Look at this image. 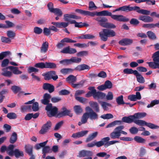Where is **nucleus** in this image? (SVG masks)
Instances as JSON below:
<instances>
[{
	"instance_id": "f257e3e1",
	"label": "nucleus",
	"mask_w": 159,
	"mask_h": 159,
	"mask_svg": "<svg viewBox=\"0 0 159 159\" xmlns=\"http://www.w3.org/2000/svg\"><path fill=\"white\" fill-rule=\"evenodd\" d=\"M79 13L84 16H94L95 15L97 16H110L113 19L117 21L122 22H126L129 21V19L122 15H113L108 11H102L99 12H91L87 11H76Z\"/></svg>"
},
{
	"instance_id": "f03ea898",
	"label": "nucleus",
	"mask_w": 159,
	"mask_h": 159,
	"mask_svg": "<svg viewBox=\"0 0 159 159\" xmlns=\"http://www.w3.org/2000/svg\"><path fill=\"white\" fill-rule=\"evenodd\" d=\"M133 115H131L128 116H124L122 119V122L131 123L134 122L135 124L139 126L146 125L152 129H157L159 128V126L151 123H148L145 121L141 120H134Z\"/></svg>"
},
{
	"instance_id": "7ed1b4c3",
	"label": "nucleus",
	"mask_w": 159,
	"mask_h": 159,
	"mask_svg": "<svg viewBox=\"0 0 159 159\" xmlns=\"http://www.w3.org/2000/svg\"><path fill=\"white\" fill-rule=\"evenodd\" d=\"M80 19V17L78 16L72 14H66L64 15V19L65 21L68 22L70 24H75V27L81 28L83 26L88 27L89 25L85 23L77 22L75 20H71V19Z\"/></svg>"
},
{
	"instance_id": "20e7f679",
	"label": "nucleus",
	"mask_w": 159,
	"mask_h": 159,
	"mask_svg": "<svg viewBox=\"0 0 159 159\" xmlns=\"http://www.w3.org/2000/svg\"><path fill=\"white\" fill-rule=\"evenodd\" d=\"M3 71L1 73L2 75L8 78L11 77L12 75V73L15 75L20 74L22 71L18 70L17 67L12 66H8L1 69Z\"/></svg>"
},
{
	"instance_id": "39448f33",
	"label": "nucleus",
	"mask_w": 159,
	"mask_h": 159,
	"mask_svg": "<svg viewBox=\"0 0 159 159\" xmlns=\"http://www.w3.org/2000/svg\"><path fill=\"white\" fill-rule=\"evenodd\" d=\"M99 36L102 40L106 41L108 37H113L116 35L115 32L112 30L104 29L99 33Z\"/></svg>"
},
{
	"instance_id": "423d86ee",
	"label": "nucleus",
	"mask_w": 159,
	"mask_h": 159,
	"mask_svg": "<svg viewBox=\"0 0 159 159\" xmlns=\"http://www.w3.org/2000/svg\"><path fill=\"white\" fill-rule=\"evenodd\" d=\"M86 110L87 111L83 114L84 120L86 121L89 118L91 120L97 119L98 118V114L89 107H86Z\"/></svg>"
},
{
	"instance_id": "0eeeda50",
	"label": "nucleus",
	"mask_w": 159,
	"mask_h": 159,
	"mask_svg": "<svg viewBox=\"0 0 159 159\" xmlns=\"http://www.w3.org/2000/svg\"><path fill=\"white\" fill-rule=\"evenodd\" d=\"M153 62H147L149 66L152 69H159V51L154 53L152 55Z\"/></svg>"
},
{
	"instance_id": "6e6552de",
	"label": "nucleus",
	"mask_w": 159,
	"mask_h": 159,
	"mask_svg": "<svg viewBox=\"0 0 159 159\" xmlns=\"http://www.w3.org/2000/svg\"><path fill=\"white\" fill-rule=\"evenodd\" d=\"M95 20L99 22L100 25L103 27L111 29H114L116 27V26L113 24L106 22L107 19L105 17H98Z\"/></svg>"
},
{
	"instance_id": "1a4fd4ad",
	"label": "nucleus",
	"mask_w": 159,
	"mask_h": 159,
	"mask_svg": "<svg viewBox=\"0 0 159 159\" xmlns=\"http://www.w3.org/2000/svg\"><path fill=\"white\" fill-rule=\"evenodd\" d=\"M45 109L47 111L48 116L49 117L54 116L57 114L58 108L56 107H53L51 103L46 106Z\"/></svg>"
},
{
	"instance_id": "9d476101",
	"label": "nucleus",
	"mask_w": 159,
	"mask_h": 159,
	"mask_svg": "<svg viewBox=\"0 0 159 159\" xmlns=\"http://www.w3.org/2000/svg\"><path fill=\"white\" fill-rule=\"evenodd\" d=\"M81 59L75 57H73L69 59H65L60 61V64H62L64 65H68L72 63H79L81 62Z\"/></svg>"
},
{
	"instance_id": "9b49d317",
	"label": "nucleus",
	"mask_w": 159,
	"mask_h": 159,
	"mask_svg": "<svg viewBox=\"0 0 159 159\" xmlns=\"http://www.w3.org/2000/svg\"><path fill=\"white\" fill-rule=\"evenodd\" d=\"M76 41L73 40L68 38H65L61 40L60 42L58 43L56 45V47L60 49L66 45V43H75Z\"/></svg>"
},
{
	"instance_id": "f8f14e48",
	"label": "nucleus",
	"mask_w": 159,
	"mask_h": 159,
	"mask_svg": "<svg viewBox=\"0 0 159 159\" xmlns=\"http://www.w3.org/2000/svg\"><path fill=\"white\" fill-rule=\"evenodd\" d=\"M56 74V72L55 71H48L44 74V79L48 80L52 79L54 80H56L58 79V76Z\"/></svg>"
},
{
	"instance_id": "ddd939ff",
	"label": "nucleus",
	"mask_w": 159,
	"mask_h": 159,
	"mask_svg": "<svg viewBox=\"0 0 159 159\" xmlns=\"http://www.w3.org/2000/svg\"><path fill=\"white\" fill-rule=\"evenodd\" d=\"M52 124L50 121H48L46 123L42 126L41 130L39 131V133L41 134H44L47 132L50 129Z\"/></svg>"
},
{
	"instance_id": "4468645a",
	"label": "nucleus",
	"mask_w": 159,
	"mask_h": 159,
	"mask_svg": "<svg viewBox=\"0 0 159 159\" xmlns=\"http://www.w3.org/2000/svg\"><path fill=\"white\" fill-rule=\"evenodd\" d=\"M61 109L62 111L57 114V117L59 118L66 116H68L70 117L72 116V114L70 113V111L67 110L66 107H63Z\"/></svg>"
},
{
	"instance_id": "2eb2a0df",
	"label": "nucleus",
	"mask_w": 159,
	"mask_h": 159,
	"mask_svg": "<svg viewBox=\"0 0 159 159\" xmlns=\"http://www.w3.org/2000/svg\"><path fill=\"white\" fill-rule=\"evenodd\" d=\"M106 94L100 91H97L96 90L94 89L93 98L97 100H102L104 99L106 97Z\"/></svg>"
},
{
	"instance_id": "dca6fc26",
	"label": "nucleus",
	"mask_w": 159,
	"mask_h": 159,
	"mask_svg": "<svg viewBox=\"0 0 159 159\" xmlns=\"http://www.w3.org/2000/svg\"><path fill=\"white\" fill-rule=\"evenodd\" d=\"M93 153L92 151L83 150L80 151L78 156L80 157H84L88 156H92Z\"/></svg>"
},
{
	"instance_id": "f3484780",
	"label": "nucleus",
	"mask_w": 159,
	"mask_h": 159,
	"mask_svg": "<svg viewBox=\"0 0 159 159\" xmlns=\"http://www.w3.org/2000/svg\"><path fill=\"white\" fill-rule=\"evenodd\" d=\"M88 132V130L81 131L73 134L71 136V137L75 139L82 137L87 135Z\"/></svg>"
},
{
	"instance_id": "a211bd4d",
	"label": "nucleus",
	"mask_w": 159,
	"mask_h": 159,
	"mask_svg": "<svg viewBox=\"0 0 159 159\" xmlns=\"http://www.w3.org/2000/svg\"><path fill=\"white\" fill-rule=\"evenodd\" d=\"M42 87L44 90H48L49 93H52L54 91V87L53 85L49 83L43 84Z\"/></svg>"
},
{
	"instance_id": "6ab92c4d",
	"label": "nucleus",
	"mask_w": 159,
	"mask_h": 159,
	"mask_svg": "<svg viewBox=\"0 0 159 159\" xmlns=\"http://www.w3.org/2000/svg\"><path fill=\"white\" fill-rule=\"evenodd\" d=\"M133 40L128 38L123 39L119 42V44L122 46L130 45L133 43Z\"/></svg>"
},
{
	"instance_id": "aec40b11",
	"label": "nucleus",
	"mask_w": 159,
	"mask_h": 159,
	"mask_svg": "<svg viewBox=\"0 0 159 159\" xmlns=\"http://www.w3.org/2000/svg\"><path fill=\"white\" fill-rule=\"evenodd\" d=\"M114 10H140V8L138 7H130L128 5L116 8Z\"/></svg>"
},
{
	"instance_id": "412c9836",
	"label": "nucleus",
	"mask_w": 159,
	"mask_h": 159,
	"mask_svg": "<svg viewBox=\"0 0 159 159\" xmlns=\"http://www.w3.org/2000/svg\"><path fill=\"white\" fill-rule=\"evenodd\" d=\"M90 67L87 65L85 64H82L78 65L74 69V70L78 71H80L84 70H89Z\"/></svg>"
},
{
	"instance_id": "4be33fe9",
	"label": "nucleus",
	"mask_w": 159,
	"mask_h": 159,
	"mask_svg": "<svg viewBox=\"0 0 159 159\" xmlns=\"http://www.w3.org/2000/svg\"><path fill=\"white\" fill-rule=\"evenodd\" d=\"M66 80L68 83L70 84L74 88L73 84H75L74 83L76 80V77L73 75H70L66 78Z\"/></svg>"
},
{
	"instance_id": "5701e85b",
	"label": "nucleus",
	"mask_w": 159,
	"mask_h": 159,
	"mask_svg": "<svg viewBox=\"0 0 159 159\" xmlns=\"http://www.w3.org/2000/svg\"><path fill=\"white\" fill-rule=\"evenodd\" d=\"M139 19L145 22H150L153 21L152 17L147 16H140L139 17Z\"/></svg>"
},
{
	"instance_id": "b1692460",
	"label": "nucleus",
	"mask_w": 159,
	"mask_h": 159,
	"mask_svg": "<svg viewBox=\"0 0 159 159\" xmlns=\"http://www.w3.org/2000/svg\"><path fill=\"white\" fill-rule=\"evenodd\" d=\"M102 143L101 141H98L95 142V141L88 143L87 144V146L89 148H92L95 146L98 147H100L102 146Z\"/></svg>"
},
{
	"instance_id": "393cba45",
	"label": "nucleus",
	"mask_w": 159,
	"mask_h": 159,
	"mask_svg": "<svg viewBox=\"0 0 159 159\" xmlns=\"http://www.w3.org/2000/svg\"><path fill=\"white\" fill-rule=\"evenodd\" d=\"M14 155L16 158H18L21 157H23L24 154L22 151H20L19 149H16L14 150L13 156Z\"/></svg>"
},
{
	"instance_id": "a878e982",
	"label": "nucleus",
	"mask_w": 159,
	"mask_h": 159,
	"mask_svg": "<svg viewBox=\"0 0 159 159\" xmlns=\"http://www.w3.org/2000/svg\"><path fill=\"white\" fill-rule=\"evenodd\" d=\"M15 146L13 144H10L7 147V153L10 156H13V153L14 152V148Z\"/></svg>"
},
{
	"instance_id": "bb28decb",
	"label": "nucleus",
	"mask_w": 159,
	"mask_h": 159,
	"mask_svg": "<svg viewBox=\"0 0 159 159\" xmlns=\"http://www.w3.org/2000/svg\"><path fill=\"white\" fill-rule=\"evenodd\" d=\"M98 134L97 132H95L89 134L88 136L86 138L85 141V142L88 143L93 140L97 137Z\"/></svg>"
},
{
	"instance_id": "cd10ccee",
	"label": "nucleus",
	"mask_w": 159,
	"mask_h": 159,
	"mask_svg": "<svg viewBox=\"0 0 159 159\" xmlns=\"http://www.w3.org/2000/svg\"><path fill=\"white\" fill-rule=\"evenodd\" d=\"M17 134L16 132H13L11 136L9 142L11 144H14L17 141Z\"/></svg>"
},
{
	"instance_id": "c85d7f7f",
	"label": "nucleus",
	"mask_w": 159,
	"mask_h": 159,
	"mask_svg": "<svg viewBox=\"0 0 159 159\" xmlns=\"http://www.w3.org/2000/svg\"><path fill=\"white\" fill-rule=\"evenodd\" d=\"M11 89L14 94H16L18 93H24V92L21 91V88L20 87L13 85L11 86Z\"/></svg>"
},
{
	"instance_id": "c756f323",
	"label": "nucleus",
	"mask_w": 159,
	"mask_h": 159,
	"mask_svg": "<svg viewBox=\"0 0 159 159\" xmlns=\"http://www.w3.org/2000/svg\"><path fill=\"white\" fill-rule=\"evenodd\" d=\"M134 75H135L137 78V81L140 83H144L145 81L144 78L142 75L139 74L137 70Z\"/></svg>"
},
{
	"instance_id": "7c9ffc66",
	"label": "nucleus",
	"mask_w": 159,
	"mask_h": 159,
	"mask_svg": "<svg viewBox=\"0 0 159 159\" xmlns=\"http://www.w3.org/2000/svg\"><path fill=\"white\" fill-rule=\"evenodd\" d=\"M48 48V43L47 42H43L40 48V52L41 53H46Z\"/></svg>"
},
{
	"instance_id": "2f4dec72",
	"label": "nucleus",
	"mask_w": 159,
	"mask_h": 159,
	"mask_svg": "<svg viewBox=\"0 0 159 159\" xmlns=\"http://www.w3.org/2000/svg\"><path fill=\"white\" fill-rule=\"evenodd\" d=\"M146 113L145 112H138L135 113L133 115L134 116V120L136 119H141L144 117L146 116Z\"/></svg>"
},
{
	"instance_id": "473e14b6",
	"label": "nucleus",
	"mask_w": 159,
	"mask_h": 159,
	"mask_svg": "<svg viewBox=\"0 0 159 159\" xmlns=\"http://www.w3.org/2000/svg\"><path fill=\"white\" fill-rule=\"evenodd\" d=\"M26 152L29 155H32L33 147L30 145H25V147Z\"/></svg>"
},
{
	"instance_id": "72a5a7b5",
	"label": "nucleus",
	"mask_w": 159,
	"mask_h": 159,
	"mask_svg": "<svg viewBox=\"0 0 159 159\" xmlns=\"http://www.w3.org/2000/svg\"><path fill=\"white\" fill-rule=\"evenodd\" d=\"M46 68L54 69L57 68L56 64L51 62H45Z\"/></svg>"
},
{
	"instance_id": "f704fd0d",
	"label": "nucleus",
	"mask_w": 159,
	"mask_h": 159,
	"mask_svg": "<svg viewBox=\"0 0 159 159\" xmlns=\"http://www.w3.org/2000/svg\"><path fill=\"white\" fill-rule=\"evenodd\" d=\"M88 89L90 90L86 94V97L87 98L89 97L92 96L93 97L94 93V87H90L88 88Z\"/></svg>"
},
{
	"instance_id": "c9c22d12",
	"label": "nucleus",
	"mask_w": 159,
	"mask_h": 159,
	"mask_svg": "<svg viewBox=\"0 0 159 159\" xmlns=\"http://www.w3.org/2000/svg\"><path fill=\"white\" fill-rule=\"evenodd\" d=\"M122 121L121 120H115L108 124L106 126V128H108L112 127L116 125H120Z\"/></svg>"
},
{
	"instance_id": "e433bc0d",
	"label": "nucleus",
	"mask_w": 159,
	"mask_h": 159,
	"mask_svg": "<svg viewBox=\"0 0 159 159\" xmlns=\"http://www.w3.org/2000/svg\"><path fill=\"white\" fill-rule=\"evenodd\" d=\"M74 70L71 68H63L61 70L60 72L63 74L66 75L71 73Z\"/></svg>"
},
{
	"instance_id": "4c0bfd02",
	"label": "nucleus",
	"mask_w": 159,
	"mask_h": 159,
	"mask_svg": "<svg viewBox=\"0 0 159 159\" xmlns=\"http://www.w3.org/2000/svg\"><path fill=\"white\" fill-rule=\"evenodd\" d=\"M120 136V134L119 133L117 132L116 131H114L111 132L110 134V137L112 139H115L116 138L119 139Z\"/></svg>"
},
{
	"instance_id": "58836bf2",
	"label": "nucleus",
	"mask_w": 159,
	"mask_h": 159,
	"mask_svg": "<svg viewBox=\"0 0 159 159\" xmlns=\"http://www.w3.org/2000/svg\"><path fill=\"white\" fill-rule=\"evenodd\" d=\"M116 101L118 105H120L125 104L123 101V96L120 95L116 98Z\"/></svg>"
},
{
	"instance_id": "ea45409f",
	"label": "nucleus",
	"mask_w": 159,
	"mask_h": 159,
	"mask_svg": "<svg viewBox=\"0 0 159 159\" xmlns=\"http://www.w3.org/2000/svg\"><path fill=\"white\" fill-rule=\"evenodd\" d=\"M136 70H133L131 69L126 68L124 70L123 72L125 74H134V75L136 73Z\"/></svg>"
},
{
	"instance_id": "a19ab883",
	"label": "nucleus",
	"mask_w": 159,
	"mask_h": 159,
	"mask_svg": "<svg viewBox=\"0 0 159 159\" xmlns=\"http://www.w3.org/2000/svg\"><path fill=\"white\" fill-rule=\"evenodd\" d=\"M134 140L138 143H144L145 142V140L139 136H135L134 138Z\"/></svg>"
},
{
	"instance_id": "79ce46f5",
	"label": "nucleus",
	"mask_w": 159,
	"mask_h": 159,
	"mask_svg": "<svg viewBox=\"0 0 159 159\" xmlns=\"http://www.w3.org/2000/svg\"><path fill=\"white\" fill-rule=\"evenodd\" d=\"M147 34L148 37L150 39L154 40L156 39V37L155 34L151 31H148L147 32Z\"/></svg>"
},
{
	"instance_id": "37998d69",
	"label": "nucleus",
	"mask_w": 159,
	"mask_h": 159,
	"mask_svg": "<svg viewBox=\"0 0 159 159\" xmlns=\"http://www.w3.org/2000/svg\"><path fill=\"white\" fill-rule=\"evenodd\" d=\"M6 116L10 119H15L17 117V115L14 112H10L7 113Z\"/></svg>"
},
{
	"instance_id": "c03bdc74",
	"label": "nucleus",
	"mask_w": 159,
	"mask_h": 159,
	"mask_svg": "<svg viewBox=\"0 0 159 159\" xmlns=\"http://www.w3.org/2000/svg\"><path fill=\"white\" fill-rule=\"evenodd\" d=\"M100 117L104 119H109L113 118V116L111 114L107 113L101 116Z\"/></svg>"
},
{
	"instance_id": "a18cd8bd",
	"label": "nucleus",
	"mask_w": 159,
	"mask_h": 159,
	"mask_svg": "<svg viewBox=\"0 0 159 159\" xmlns=\"http://www.w3.org/2000/svg\"><path fill=\"white\" fill-rule=\"evenodd\" d=\"M20 109L22 111L24 112L26 111L31 110V105H22L20 107Z\"/></svg>"
},
{
	"instance_id": "49530a36",
	"label": "nucleus",
	"mask_w": 159,
	"mask_h": 159,
	"mask_svg": "<svg viewBox=\"0 0 159 159\" xmlns=\"http://www.w3.org/2000/svg\"><path fill=\"white\" fill-rule=\"evenodd\" d=\"M11 54L10 51L3 52L0 53V60H2L5 57Z\"/></svg>"
},
{
	"instance_id": "de8ad7c7",
	"label": "nucleus",
	"mask_w": 159,
	"mask_h": 159,
	"mask_svg": "<svg viewBox=\"0 0 159 159\" xmlns=\"http://www.w3.org/2000/svg\"><path fill=\"white\" fill-rule=\"evenodd\" d=\"M7 35L9 38L13 39L15 36L16 34L11 30H8L7 31Z\"/></svg>"
},
{
	"instance_id": "09e8293b",
	"label": "nucleus",
	"mask_w": 159,
	"mask_h": 159,
	"mask_svg": "<svg viewBox=\"0 0 159 159\" xmlns=\"http://www.w3.org/2000/svg\"><path fill=\"white\" fill-rule=\"evenodd\" d=\"M75 99L80 102L85 104L87 102V99L81 97H75Z\"/></svg>"
},
{
	"instance_id": "8fccbe9b",
	"label": "nucleus",
	"mask_w": 159,
	"mask_h": 159,
	"mask_svg": "<svg viewBox=\"0 0 159 159\" xmlns=\"http://www.w3.org/2000/svg\"><path fill=\"white\" fill-rule=\"evenodd\" d=\"M74 109L75 112L77 114H79L82 111V109L80 106H75L74 107Z\"/></svg>"
},
{
	"instance_id": "3c124183",
	"label": "nucleus",
	"mask_w": 159,
	"mask_h": 159,
	"mask_svg": "<svg viewBox=\"0 0 159 159\" xmlns=\"http://www.w3.org/2000/svg\"><path fill=\"white\" fill-rule=\"evenodd\" d=\"M34 66L36 67L39 68L41 69L46 68L45 62H41L35 64Z\"/></svg>"
},
{
	"instance_id": "603ef678",
	"label": "nucleus",
	"mask_w": 159,
	"mask_h": 159,
	"mask_svg": "<svg viewBox=\"0 0 159 159\" xmlns=\"http://www.w3.org/2000/svg\"><path fill=\"white\" fill-rule=\"evenodd\" d=\"M31 108L34 111H38L39 109V103L37 102H34L31 106Z\"/></svg>"
},
{
	"instance_id": "864d4df0",
	"label": "nucleus",
	"mask_w": 159,
	"mask_h": 159,
	"mask_svg": "<svg viewBox=\"0 0 159 159\" xmlns=\"http://www.w3.org/2000/svg\"><path fill=\"white\" fill-rule=\"evenodd\" d=\"M5 23L6 24V25H5L6 27L4 28V29L11 28L15 26V24L10 21L6 20Z\"/></svg>"
},
{
	"instance_id": "5fc2aeb1",
	"label": "nucleus",
	"mask_w": 159,
	"mask_h": 159,
	"mask_svg": "<svg viewBox=\"0 0 159 159\" xmlns=\"http://www.w3.org/2000/svg\"><path fill=\"white\" fill-rule=\"evenodd\" d=\"M129 131L132 134H136L137 133L138 129L136 127L133 126L129 129Z\"/></svg>"
},
{
	"instance_id": "6e6d98bb",
	"label": "nucleus",
	"mask_w": 159,
	"mask_h": 159,
	"mask_svg": "<svg viewBox=\"0 0 159 159\" xmlns=\"http://www.w3.org/2000/svg\"><path fill=\"white\" fill-rule=\"evenodd\" d=\"M70 92L66 89H62L59 91V94L60 95H65L69 94Z\"/></svg>"
},
{
	"instance_id": "4d7b16f0",
	"label": "nucleus",
	"mask_w": 159,
	"mask_h": 159,
	"mask_svg": "<svg viewBox=\"0 0 159 159\" xmlns=\"http://www.w3.org/2000/svg\"><path fill=\"white\" fill-rule=\"evenodd\" d=\"M43 153H44L45 156L47 153L51 152V149L49 146H46L43 148L42 150Z\"/></svg>"
},
{
	"instance_id": "13d9d810",
	"label": "nucleus",
	"mask_w": 159,
	"mask_h": 159,
	"mask_svg": "<svg viewBox=\"0 0 159 159\" xmlns=\"http://www.w3.org/2000/svg\"><path fill=\"white\" fill-rule=\"evenodd\" d=\"M42 29L39 27H35L34 28V32L36 34H40L42 32Z\"/></svg>"
},
{
	"instance_id": "bf43d9fd",
	"label": "nucleus",
	"mask_w": 159,
	"mask_h": 159,
	"mask_svg": "<svg viewBox=\"0 0 159 159\" xmlns=\"http://www.w3.org/2000/svg\"><path fill=\"white\" fill-rule=\"evenodd\" d=\"M9 63V60L7 59H5L3 60L2 61L1 66L2 67H6L8 65Z\"/></svg>"
},
{
	"instance_id": "052dcab7",
	"label": "nucleus",
	"mask_w": 159,
	"mask_h": 159,
	"mask_svg": "<svg viewBox=\"0 0 159 159\" xmlns=\"http://www.w3.org/2000/svg\"><path fill=\"white\" fill-rule=\"evenodd\" d=\"M104 84L107 89L111 88L112 86V83L111 81L108 80L106 81Z\"/></svg>"
},
{
	"instance_id": "680f3d73",
	"label": "nucleus",
	"mask_w": 159,
	"mask_h": 159,
	"mask_svg": "<svg viewBox=\"0 0 159 159\" xmlns=\"http://www.w3.org/2000/svg\"><path fill=\"white\" fill-rule=\"evenodd\" d=\"M101 106L104 110H106L107 109V106L111 107V105L106 102H101Z\"/></svg>"
},
{
	"instance_id": "e2e57ef3",
	"label": "nucleus",
	"mask_w": 159,
	"mask_h": 159,
	"mask_svg": "<svg viewBox=\"0 0 159 159\" xmlns=\"http://www.w3.org/2000/svg\"><path fill=\"white\" fill-rule=\"evenodd\" d=\"M92 105L97 112H99L100 110L98 103L96 102H93Z\"/></svg>"
},
{
	"instance_id": "0e129e2a",
	"label": "nucleus",
	"mask_w": 159,
	"mask_h": 159,
	"mask_svg": "<svg viewBox=\"0 0 159 159\" xmlns=\"http://www.w3.org/2000/svg\"><path fill=\"white\" fill-rule=\"evenodd\" d=\"M63 124V121H61L56 125L55 127L54 128V130H58L62 125Z\"/></svg>"
},
{
	"instance_id": "69168bd1",
	"label": "nucleus",
	"mask_w": 159,
	"mask_h": 159,
	"mask_svg": "<svg viewBox=\"0 0 159 159\" xmlns=\"http://www.w3.org/2000/svg\"><path fill=\"white\" fill-rule=\"evenodd\" d=\"M74 46L80 48H86L88 46L85 43H76L74 44Z\"/></svg>"
},
{
	"instance_id": "338daca9",
	"label": "nucleus",
	"mask_w": 159,
	"mask_h": 159,
	"mask_svg": "<svg viewBox=\"0 0 159 159\" xmlns=\"http://www.w3.org/2000/svg\"><path fill=\"white\" fill-rule=\"evenodd\" d=\"M84 83V81L81 80L79 83L75 84H73L74 88H80V87H82L83 86Z\"/></svg>"
},
{
	"instance_id": "774afa93",
	"label": "nucleus",
	"mask_w": 159,
	"mask_h": 159,
	"mask_svg": "<svg viewBox=\"0 0 159 159\" xmlns=\"http://www.w3.org/2000/svg\"><path fill=\"white\" fill-rule=\"evenodd\" d=\"M2 42L3 43H8L11 42V39L9 38L2 36L1 38Z\"/></svg>"
}]
</instances>
